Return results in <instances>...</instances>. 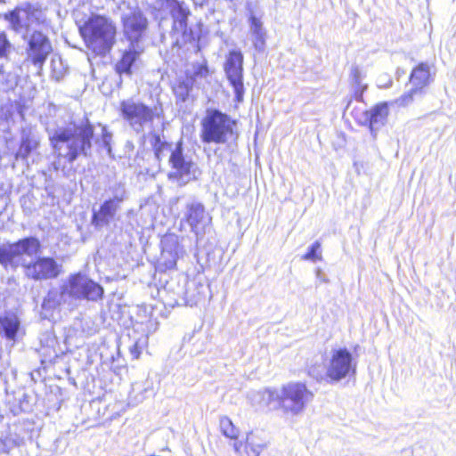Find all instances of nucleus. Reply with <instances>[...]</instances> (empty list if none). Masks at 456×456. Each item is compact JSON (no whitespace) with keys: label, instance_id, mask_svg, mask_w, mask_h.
Listing matches in <instances>:
<instances>
[{"label":"nucleus","instance_id":"c9c22d12","mask_svg":"<svg viewBox=\"0 0 456 456\" xmlns=\"http://www.w3.org/2000/svg\"><path fill=\"white\" fill-rule=\"evenodd\" d=\"M147 338H141L137 341L134 342V344L130 347V354H132L133 358L138 359L142 348L146 345Z\"/></svg>","mask_w":456,"mask_h":456},{"label":"nucleus","instance_id":"4468645a","mask_svg":"<svg viewBox=\"0 0 456 456\" xmlns=\"http://www.w3.org/2000/svg\"><path fill=\"white\" fill-rule=\"evenodd\" d=\"M184 219L191 227V232L197 237V240L204 236L206 228L212 220L211 216L206 212L204 205L198 201L186 205Z\"/></svg>","mask_w":456,"mask_h":456},{"label":"nucleus","instance_id":"f3484780","mask_svg":"<svg viewBox=\"0 0 456 456\" xmlns=\"http://www.w3.org/2000/svg\"><path fill=\"white\" fill-rule=\"evenodd\" d=\"M143 51L144 47L142 45H134L129 44L128 47L123 51L120 60L116 63V72L119 75L131 76L133 68Z\"/></svg>","mask_w":456,"mask_h":456},{"label":"nucleus","instance_id":"37998d69","mask_svg":"<svg viewBox=\"0 0 456 456\" xmlns=\"http://www.w3.org/2000/svg\"><path fill=\"white\" fill-rule=\"evenodd\" d=\"M175 303H178V298H174Z\"/></svg>","mask_w":456,"mask_h":456},{"label":"nucleus","instance_id":"39448f33","mask_svg":"<svg viewBox=\"0 0 456 456\" xmlns=\"http://www.w3.org/2000/svg\"><path fill=\"white\" fill-rule=\"evenodd\" d=\"M234 122L217 110H208L201 121L200 139L205 143L224 144L233 135Z\"/></svg>","mask_w":456,"mask_h":456},{"label":"nucleus","instance_id":"ea45409f","mask_svg":"<svg viewBox=\"0 0 456 456\" xmlns=\"http://www.w3.org/2000/svg\"><path fill=\"white\" fill-rule=\"evenodd\" d=\"M316 278L318 280H320L321 281H322V282H328L329 281V280L326 278V275L323 273V272L320 268H318L316 270Z\"/></svg>","mask_w":456,"mask_h":456},{"label":"nucleus","instance_id":"cd10ccee","mask_svg":"<svg viewBox=\"0 0 456 456\" xmlns=\"http://www.w3.org/2000/svg\"><path fill=\"white\" fill-rule=\"evenodd\" d=\"M0 452L9 453L13 448L20 445V438L17 436L7 435L0 439Z\"/></svg>","mask_w":456,"mask_h":456},{"label":"nucleus","instance_id":"f8f14e48","mask_svg":"<svg viewBox=\"0 0 456 456\" xmlns=\"http://www.w3.org/2000/svg\"><path fill=\"white\" fill-rule=\"evenodd\" d=\"M53 52L49 37L39 30H34L27 37V60L34 66L42 68Z\"/></svg>","mask_w":456,"mask_h":456},{"label":"nucleus","instance_id":"e433bc0d","mask_svg":"<svg viewBox=\"0 0 456 456\" xmlns=\"http://www.w3.org/2000/svg\"><path fill=\"white\" fill-rule=\"evenodd\" d=\"M209 70L206 62L197 63L193 66L194 77L205 78L208 76Z\"/></svg>","mask_w":456,"mask_h":456},{"label":"nucleus","instance_id":"5701e85b","mask_svg":"<svg viewBox=\"0 0 456 456\" xmlns=\"http://www.w3.org/2000/svg\"><path fill=\"white\" fill-rule=\"evenodd\" d=\"M152 134V146L154 149L155 156L158 160H161L167 154L171 155V152L175 149L171 143L163 141L159 134L151 133Z\"/></svg>","mask_w":456,"mask_h":456},{"label":"nucleus","instance_id":"79ce46f5","mask_svg":"<svg viewBox=\"0 0 456 456\" xmlns=\"http://www.w3.org/2000/svg\"><path fill=\"white\" fill-rule=\"evenodd\" d=\"M241 447V443H238V442H235L233 444V448L236 452H239L240 451V448Z\"/></svg>","mask_w":456,"mask_h":456},{"label":"nucleus","instance_id":"2f4dec72","mask_svg":"<svg viewBox=\"0 0 456 456\" xmlns=\"http://www.w3.org/2000/svg\"><path fill=\"white\" fill-rule=\"evenodd\" d=\"M51 67L54 79L57 81L61 79L66 73V68L63 66L62 60L60 57L53 59Z\"/></svg>","mask_w":456,"mask_h":456},{"label":"nucleus","instance_id":"423d86ee","mask_svg":"<svg viewBox=\"0 0 456 456\" xmlns=\"http://www.w3.org/2000/svg\"><path fill=\"white\" fill-rule=\"evenodd\" d=\"M103 288L80 273L71 274L61 287V297L74 300L97 301L103 296Z\"/></svg>","mask_w":456,"mask_h":456},{"label":"nucleus","instance_id":"7c9ffc66","mask_svg":"<svg viewBox=\"0 0 456 456\" xmlns=\"http://www.w3.org/2000/svg\"><path fill=\"white\" fill-rule=\"evenodd\" d=\"M350 77L353 83L358 87V89L361 90V93H362L367 88L366 85H362L364 76L362 75V70L358 66H352Z\"/></svg>","mask_w":456,"mask_h":456},{"label":"nucleus","instance_id":"9d476101","mask_svg":"<svg viewBox=\"0 0 456 456\" xmlns=\"http://www.w3.org/2000/svg\"><path fill=\"white\" fill-rule=\"evenodd\" d=\"M243 61L244 57L240 50H231L225 56L224 70L227 80L232 86L235 94V101L241 102L245 92L243 83Z\"/></svg>","mask_w":456,"mask_h":456},{"label":"nucleus","instance_id":"393cba45","mask_svg":"<svg viewBox=\"0 0 456 456\" xmlns=\"http://www.w3.org/2000/svg\"><path fill=\"white\" fill-rule=\"evenodd\" d=\"M422 95H423L422 93H420L419 91H418L417 89H415L411 86V88L407 93H404L403 94H402L400 97L395 99L390 104L391 105L395 104L398 107H407L411 103L413 102V101L416 97H421Z\"/></svg>","mask_w":456,"mask_h":456},{"label":"nucleus","instance_id":"58836bf2","mask_svg":"<svg viewBox=\"0 0 456 456\" xmlns=\"http://www.w3.org/2000/svg\"><path fill=\"white\" fill-rule=\"evenodd\" d=\"M246 450H247V453L248 456H258L259 453L261 452L262 451V447L260 445H253L252 443L250 442V438L248 437L247 438V442H246Z\"/></svg>","mask_w":456,"mask_h":456},{"label":"nucleus","instance_id":"a211bd4d","mask_svg":"<svg viewBox=\"0 0 456 456\" xmlns=\"http://www.w3.org/2000/svg\"><path fill=\"white\" fill-rule=\"evenodd\" d=\"M39 145V136L35 128L32 126H25L20 133V145L15 154L16 159L23 160L30 155Z\"/></svg>","mask_w":456,"mask_h":456},{"label":"nucleus","instance_id":"b1692460","mask_svg":"<svg viewBox=\"0 0 456 456\" xmlns=\"http://www.w3.org/2000/svg\"><path fill=\"white\" fill-rule=\"evenodd\" d=\"M5 19L10 22L11 28L16 32H20L28 26V20L18 6L13 11L6 13Z\"/></svg>","mask_w":456,"mask_h":456},{"label":"nucleus","instance_id":"bb28decb","mask_svg":"<svg viewBox=\"0 0 456 456\" xmlns=\"http://www.w3.org/2000/svg\"><path fill=\"white\" fill-rule=\"evenodd\" d=\"M220 428L224 436L231 439H236L239 436V430L228 417H222L220 419Z\"/></svg>","mask_w":456,"mask_h":456},{"label":"nucleus","instance_id":"c756f323","mask_svg":"<svg viewBox=\"0 0 456 456\" xmlns=\"http://www.w3.org/2000/svg\"><path fill=\"white\" fill-rule=\"evenodd\" d=\"M111 140L112 134L107 130L106 126H102V138L100 140H96V142L100 147L106 150L108 155L111 157Z\"/></svg>","mask_w":456,"mask_h":456},{"label":"nucleus","instance_id":"6ab92c4d","mask_svg":"<svg viewBox=\"0 0 456 456\" xmlns=\"http://www.w3.org/2000/svg\"><path fill=\"white\" fill-rule=\"evenodd\" d=\"M431 67L426 63L421 62L414 68L410 76V83L411 86L424 94V89L432 81Z\"/></svg>","mask_w":456,"mask_h":456},{"label":"nucleus","instance_id":"412c9836","mask_svg":"<svg viewBox=\"0 0 456 456\" xmlns=\"http://www.w3.org/2000/svg\"><path fill=\"white\" fill-rule=\"evenodd\" d=\"M162 243L164 247L160 256L161 264L166 269H173L176 265L179 245L176 240H173L171 243H168L167 240H165Z\"/></svg>","mask_w":456,"mask_h":456},{"label":"nucleus","instance_id":"f257e3e1","mask_svg":"<svg viewBox=\"0 0 456 456\" xmlns=\"http://www.w3.org/2000/svg\"><path fill=\"white\" fill-rule=\"evenodd\" d=\"M41 248V243L35 237H27L12 244L0 246V264L4 268H16L23 265L26 268L28 277L36 280H49L59 276L61 265L53 257H38L35 262L26 265L24 256L37 255Z\"/></svg>","mask_w":456,"mask_h":456},{"label":"nucleus","instance_id":"473e14b6","mask_svg":"<svg viewBox=\"0 0 456 456\" xmlns=\"http://www.w3.org/2000/svg\"><path fill=\"white\" fill-rule=\"evenodd\" d=\"M190 90L189 83L183 81L174 87V94L178 100L185 102L188 99Z\"/></svg>","mask_w":456,"mask_h":456},{"label":"nucleus","instance_id":"2eb2a0df","mask_svg":"<svg viewBox=\"0 0 456 456\" xmlns=\"http://www.w3.org/2000/svg\"><path fill=\"white\" fill-rule=\"evenodd\" d=\"M248 23L249 32L252 36L253 45L255 49L262 53L265 49L267 32L262 21L263 13L256 12L250 4L247 5Z\"/></svg>","mask_w":456,"mask_h":456},{"label":"nucleus","instance_id":"ddd939ff","mask_svg":"<svg viewBox=\"0 0 456 456\" xmlns=\"http://www.w3.org/2000/svg\"><path fill=\"white\" fill-rule=\"evenodd\" d=\"M354 372L352 354L346 348L333 349L326 369V375L332 381H339Z\"/></svg>","mask_w":456,"mask_h":456},{"label":"nucleus","instance_id":"7ed1b4c3","mask_svg":"<svg viewBox=\"0 0 456 456\" xmlns=\"http://www.w3.org/2000/svg\"><path fill=\"white\" fill-rule=\"evenodd\" d=\"M256 395L262 398L265 406L278 402L282 411L292 416L301 414L314 396L303 382H289L281 390L267 388Z\"/></svg>","mask_w":456,"mask_h":456},{"label":"nucleus","instance_id":"4be33fe9","mask_svg":"<svg viewBox=\"0 0 456 456\" xmlns=\"http://www.w3.org/2000/svg\"><path fill=\"white\" fill-rule=\"evenodd\" d=\"M0 325L4 336L9 339H14L20 328V321L14 314H7L0 318Z\"/></svg>","mask_w":456,"mask_h":456},{"label":"nucleus","instance_id":"a19ab883","mask_svg":"<svg viewBox=\"0 0 456 456\" xmlns=\"http://www.w3.org/2000/svg\"><path fill=\"white\" fill-rule=\"evenodd\" d=\"M51 298H52V295L48 294L47 297L44 300V303H43V306L44 307H46L47 305L49 307H52V306L55 305L56 303L55 302L52 303Z\"/></svg>","mask_w":456,"mask_h":456},{"label":"nucleus","instance_id":"6e6552de","mask_svg":"<svg viewBox=\"0 0 456 456\" xmlns=\"http://www.w3.org/2000/svg\"><path fill=\"white\" fill-rule=\"evenodd\" d=\"M168 163L171 171L168 179L183 186L190 181L196 179L198 174L197 165L183 152L182 142H179L169 155Z\"/></svg>","mask_w":456,"mask_h":456},{"label":"nucleus","instance_id":"9b49d317","mask_svg":"<svg viewBox=\"0 0 456 456\" xmlns=\"http://www.w3.org/2000/svg\"><path fill=\"white\" fill-rule=\"evenodd\" d=\"M170 15L173 19L172 37L176 45H184L195 41L196 37L191 28L187 26L190 11L183 4L171 0L168 2Z\"/></svg>","mask_w":456,"mask_h":456},{"label":"nucleus","instance_id":"c85d7f7f","mask_svg":"<svg viewBox=\"0 0 456 456\" xmlns=\"http://www.w3.org/2000/svg\"><path fill=\"white\" fill-rule=\"evenodd\" d=\"M20 10L24 13L25 17L30 20L31 18H38V13L40 12V4L36 3H22L19 6Z\"/></svg>","mask_w":456,"mask_h":456},{"label":"nucleus","instance_id":"aec40b11","mask_svg":"<svg viewBox=\"0 0 456 456\" xmlns=\"http://www.w3.org/2000/svg\"><path fill=\"white\" fill-rule=\"evenodd\" d=\"M119 208L113 200H105L100 207L98 211H94L92 217V224L96 228H101L104 225L109 224L110 220L116 215V212Z\"/></svg>","mask_w":456,"mask_h":456},{"label":"nucleus","instance_id":"dca6fc26","mask_svg":"<svg viewBox=\"0 0 456 456\" xmlns=\"http://www.w3.org/2000/svg\"><path fill=\"white\" fill-rule=\"evenodd\" d=\"M388 114V103L379 102L369 110H365L360 122L368 126L375 136L376 133L386 124Z\"/></svg>","mask_w":456,"mask_h":456},{"label":"nucleus","instance_id":"72a5a7b5","mask_svg":"<svg viewBox=\"0 0 456 456\" xmlns=\"http://www.w3.org/2000/svg\"><path fill=\"white\" fill-rule=\"evenodd\" d=\"M321 248V243L319 241L314 242L309 248L308 251L302 256V259L316 262L322 260V255L318 254Z\"/></svg>","mask_w":456,"mask_h":456},{"label":"nucleus","instance_id":"f03ea898","mask_svg":"<svg viewBox=\"0 0 456 456\" xmlns=\"http://www.w3.org/2000/svg\"><path fill=\"white\" fill-rule=\"evenodd\" d=\"M47 131L51 146L59 159L72 164L79 156L91 155L94 127L87 119Z\"/></svg>","mask_w":456,"mask_h":456},{"label":"nucleus","instance_id":"a878e982","mask_svg":"<svg viewBox=\"0 0 456 456\" xmlns=\"http://www.w3.org/2000/svg\"><path fill=\"white\" fill-rule=\"evenodd\" d=\"M110 191L111 193V197L109 199V200H113L118 206H120V203H122L127 198L125 184L121 183H118L110 186Z\"/></svg>","mask_w":456,"mask_h":456},{"label":"nucleus","instance_id":"0eeeda50","mask_svg":"<svg viewBox=\"0 0 456 456\" xmlns=\"http://www.w3.org/2000/svg\"><path fill=\"white\" fill-rule=\"evenodd\" d=\"M156 111V107L152 109L132 99L120 103L121 117L137 134L143 133L146 128H151L155 117L159 116Z\"/></svg>","mask_w":456,"mask_h":456},{"label":"nucleus","instance_id":"f704fd0d","mask_svg":"<svg viewBox=\"0 0 456 456\" xmlns=\"http://www.w3.org/2000/svg\"><path fill=\"white\" fill-rule=\"evenodd\" d=\"M12 45L4 32H0V58H7Z\"/></svg>","mask_w":456,"mask_h":456},{"label":"nucleus","instance_id":"1a4fd4ad","mask_svg":"<svg viewBox=\"0 0 456 456\" xmlns=\"http://www.w3.org/2000/svg\"><path fill=\"white\" fill-rule=\"evenodd\" d=\"M123 33L129 44L142 45V41L146 35L149 21L139 8H130L121 16Z\"/></svg>","mask_w":456,"mask_h":456},{"label":"nucleus","instance_id":"20e7f679","mask_svg":"<svg viewBox=\"0 0 456 456\" xmlns=\"http://www.w3.org/2000/svg\"><path fill=\"white\" fill-rule=\"evenodd\" d=\"M78 29L86 47L96 55L108 53L116 42V26L106 16L93 14Z\"/></svg>","mask_w":456,"mask_h":456},{"label":"nucleus","instance_id":"4c0bfd02","mask_svg":"<svg viewBox=\"0 0 456 456\" xmlns=\"http://www.w3.org/2000/svg\"><path fill=\"white\" fill-rule=\"evenodd\" d=\"M308 373L317 381H322L326 379H329V377L326 375V371H323L321 366H311L309 368Z\"/></svg>","mask_w":456,"mask_h":456}]
</instances>
